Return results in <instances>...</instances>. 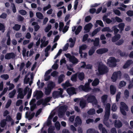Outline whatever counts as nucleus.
Here are the masks:
<instances>
[{
	"label": "nucleus",
	"instance_id": "obj_1",
	"mask_svg": "<svg viewBox=\"0 0 133 133\" xmlns=\"http://www.w3.org/2000/svg\"><path fill=\"white\" fill-rule=\"evenodd\" d=\"M28 92V98H29L31 96L32 90L31 89H30L28 86L26 87L24 90L23 92V89L21 88L18 89V94L17 98H19L21 99H22L23 98L24 96L26 95L27 91Z\"/></svg>",
	"mask_w": 133,
	"mask_h": 133
},
{
	"label": "nucleus",
	"instance_id": "obj_2",
	"mask_svg": "<svg viewBox=\"0 0 133 133\" xmlns=\"http://www.w3.org/2000/svg\"><path fill=\"white\" fill-rule=\"evenodd\" d=\"M84 98L88 103H92L93 105L95 107L97 105V101L94 96L91 94H88L84 96Z\"/></svg>",
	"mask_w": 133,
	"mask_h": 133
},
{
	"label": "nucleus",
	"instance_id": "obj_3",
	"mask_svg": "<svg viewBox=\"0 0 133 133\" xmlns=\"http://www.w3.org/2000/svg\"><path fill=\"white\" fill-rule=\"evenodd\" d=\"M110 105L109 103H107L105 107V112L103 122L108 127H109V125L106 122V121L108 119L110 115Z\"/></svg>",
	"mask_w": 133,
	"mask_h": 133
},
{
	"label": "nucleus",
	"instance_id": "obj_4",
	"mask_svg": "<svg viewBox=\"0 0 133 133\" xmlns=\"http://www.w3.org/2000/svg\"><path fill=\"white\" fill-rule=\"evenodd\" d=\"M98 70V72H96L97 75L104 74L108 71V69L102 62L99 63V64Z\"/></svg>",
	"mask_w": 133,
	"mask_h": 133
},
{
	"label": "nucleus",
	"instance_id": "obj_5",
	"mask_svg": "<svg viewBox=\"0 0 133 133\" xmlns=\"http://www.w3.org/2000/svg\"><path fill=\"white\" fill-rule=\"evenodd\" d=\"M88 81V83H86L84 86L82 85L80 86L79 87V89L86 92H88L91 89L89 85L90 83L92 81V80L89 79Z\"/></svg>",
	"mask_w": 133,
	"mask_h": 133
},
{
	"label": "nucleus",
	"instance_id": "obj_6",
	"mask_svg": "<svg viewBox=\"0 0 133 133\" xmlns=\"http://www.w3.org/2000/svg\"><path fill=\"white\" fill-rule=\"evenodd\" d=\"M119 108L120 111L122 114L124 115H126V113L125 111H128V110L127 105L124 102H121L120 103Z\"/></svg>",
	"mask_w": 133,
	"mask_h": 133
},
{
	"label": "nucleus",
	"instance_id": "obj_7",
	"mask_svg": "<svg viewBox=\"0 0 133 133\" xmlns=\"http://www.w3.org/2000/svg\"><path fill=\"white\" fill-rule=\"evenodd\" d=\"M68 109V107L66 105L61 106L59 108L58 112V115L60 118L63 117L64 115L65 111Z\"/></svg>",
	"mask_w": 133,
	"mask_h": 133
},
{
	"label": "nucleus",
	"instance_id": "obj_8",
	"mask_svg": "<svg viewBox=\"0 0 133 133\" xmlns=\"http://www.w3.org/2000/svg\"><path fill=\"white\" fill-rule=\"evenodd\" d=\"M117 62L115 58L110 57L108 59L107 64L110 67H115L116 65Z\"/></svg>",
	"mask_w": 133,
	"mask_h": 133
},
{
	"label": "nucleus",
	"instance_id": "obj_9",
	"mask_svg": "<svg viewBox=\"0 0 133 133\" xmlns=\"http://www.w3.org/2000/svg\"><path fill=\"white\" fill-rule=\"evenodd\" d=\"M121 76V73L119 71L114 72L112 76L111 79L113 82H115L117 79H120Z\"/></svg>",
	"mask_w": 133,
	"mask_h": 133
},
{
	"label": "nucleus",
	"instance_id": "obj_10",
	"mask_svg": "<svg viewBox=\"0 0 133 133\" xmlns=\"http://www.w3.org/2000/svg\"><path fill=\"white\" fill-rule=\"evenodd\" d=\"M55 85L54 83L52 81H50L48 84L47 88L45 89V93L46 95L49 94L51 90L55 86Z\"/></svg>",
	"mask_w": 133,
	"mask_h": 133
},
{
	"label": "nucleus",
	"instance_id": "obj_11",
	"mask_svg": "<svg viewBox=\"0 0 133 133\" xmlns=\"http://www.w3.org/2000/svg\"><path fill=\"white\" fill-rule=\"evenodd\" d=\"M65 56L67 58H69L70 61L73 64H76L78 62V59L74 56H72L69 54H65Z\"/></svg>",
	"mask_w": 133,
	"mask_h": 133
},
{
	"label": "nucleus",
	"instance_id": "obj_12",
	"mask_svg": "<svg viewBox=\"0 0 133 133\" xmlns=\"http://www.w3.org/2000/svg\"><path fill=\"white\" fill-rule=\"evenodd\" d=\"M59 91H55L53 93V97L54 98H57L59 97H62V94L63 92V90L60 88L59 89Z\"/></svg>",
	"mask_w": 133,
	"mask_h": 133
},
{
	"label": "nucleus",
	"instance_id": "obj_13",
	"mask_svg": "<svg viewBox=\"0 0 133 133\" xmlns=\"http://www.w3.org/2000/svg\"><path fill=\"white\" fill-rule=\"evenodd\" d=\"M75 122L74 123V125L77 127L78 125H81L82 123V120L80 117L77 116L75 119Z\"/></svg>",
	"mask_w": 133,
	"mask_h": 133
},
{
	"label": "nucleus",
	"instance_id": "obj_14",
	"mask_svg": "<svg viewBox=\"0 0 133 133\" xmlns=\"http://www.w3.org/2000/svg\"><path fill=\"white\" fill-rule=\"evenodd\" d=\"M16 56V54L13 52H11L6 54L5 55V58L7 59H13L15 58Z\"/></svg>",
	"mask_w": 133,
	"mask_h": 133
},
{
	"label": "nucleus",
	"instance_id": "obj_15",
	"mask_svg": "<svg viewBox=\"0 0 133 133\" xmlns=\"http://www.w3.org/2000/svg\"><path fill=\"white\" fill-rule=\"evenodd\" d=\"M55 114V112L54 111H52L48 118L47 122L45 124H46V125L48 126H49L50 125L51 123V119L54 116Z\"/></svg>",
	"mask_w": 133,
	"mask_h": 133
},
{
	"label": "nucleus",
	"instance_id": "obj_16",
	"mask_svg": "<svg viewBox=\"0 0 133 133\" xmlns=\"http://www.w3.org/2000/svg\"><path fill=\"white\" fill-rule=\"evenodd\" d=\"M66 91L68 94L70 95H72L74 94H76V90L75 89L72 87L68 88L66 90Z\"/></svg>",
	"mask_w": 133,
	"mask_h": 133
},
{
	"label": "nucleus",
	"instance_id": "obj_17",
	"mask_svg": "<svg viewBox=\"0 0 133 133\" xmlns=\"http://www.w3.org/2000/svg\"><path fill=\"white\" fill-rule=\"evenodd\" d=\"M33 96L37 99H39L41 97L42 91H36L34 93Z\"/></svg>",
	"mask_w": 133,
	"mask_h": 133
},
{
	"label": "nucleus",
	"instance_id": "obj_18",
	"mask_svg": "<svg viewBox=\"0 0 133 133\" xmlns=\"http://www.w3.org/2000/svg\"><path fill=\"white\" fill-rule=\"evenodd\" d=\"M93 26V25L91 23H89L86 25L84 28L85 32H89Z\"/></svg>",
	"mask_w": 133,
	"mask_h": 133
},
{
	"label": "nucleus",
	"instance_id": "obj_19",
	"mask_svg": "<svg viewBox=\"0 0 133 133\" xmlns=\"http://www.w3.org/2000/svg\"><path fill=\"white\" fill-rule=\"evenodd\" d=\"M108 51L107 49L104 48L99 49L97 50L96 51V52L98 54H101L107 52Z\"/></svg>",
	"mask_w": 133,
	"mask_h": 133
},
{
	"label": "nucleus",
	"instance_id": "obj_20",
	"mask_svg": "<svg viewBox=\"0 0 133 133\" xmlns=\"http://www.w3.org/2000/svg\"><path fill=\"white\" fill-rule=\"evenodd\" d=\"M80 106L82 108H84L86 106V103L85 101L83 98H81L79 103Z\"/></svg>",
	"mask_w": 133,
	"mask_h": 133
},
{
	"label": "nucleus",
	"instance_id": "obj_21",
	"mask_svg": "<svg viewBox=\"0 0 133 133\" xmlns=\"http://www.w3.org/2000/svg\"><path fill=\"white\" fill-rule=\"evenodd\" d=\"M35 114L34 112L30 114H29L28 112H26L25 114V117L26 118H28L29 120H30L33 117Z\"/></svg>",
	"mask_w": 133,
	"mask_h": 133
},
{
	"label": "nucleus",
	"instance_id": "obj_22",
	"mask_svg": "<svg viewBox=\"0 0 133 133\" xmlns=\"http://www.w3.org/2000/svg\"><path fill=\"white\" fill-rule=\"evenodd\" d=\"M133 64V62L131 60H128L123 66L124 68H126L128 67L131 64Z\"/></svg>",
	"mask_w": 133,
	"mask_h": 133
},
{
	"label": "nucleus",
	"instance_id": "obj_23",
	"mask_svg": "<svg viewBox=\"0 0 133 133\" xmlns=\"http://www.w3.org/2000/svg\"><path fill=\"white\" fill-rule=\"evenodd\" d=\"M110 93L112 95H114L116 92V89L115 87L113 85H111L110 87Z\"/></svg>",
	"mask_w": 133,
	"mask_h": 133
},
{
	"label": "nucleus",
	"instance_id": "obj_24",
	"mask_svg": "<svg viewBox=\"0 0 133 133\" xmlns=\"http://www.w3.org/2000/svg\"><path fill=\"white\" fill-rule=\"evenodd\" d=\"M75 40V38H74V39H73L71 38H70L69 39V41L70 43L69 46L70 47L72 48L74 46Z\"/></svg>",
	"mask_w": 133,
	"mask_h": 133
},
{
	"label": "nucleus",
	"instance_id": "obj_25",
	"mask_svg": "<svg viewBox=\"0 0 133 133\" xmlns=\"http://www.w3.org/2000/svg\"><path fill=\"white\" fill-rule=\"evenodd\" d=\"M48 43V40H46V37H43L42 39V47H45L46 46Z\"/></svg>",
	"mask_w": 133,
	"mask_h": 133
},
{
	"label": "nucleus",
	"instance_id": "obj_26",
	"mask_svg": "<svg viewBox=\"0 0 133 133\" xmlns=\"http://www.w3.org/2000/svg\"><path fill=\"white\" fill-rule=\"evenodd\" d=\"M78 78L79 79L81 80H82L84 78V74L83 72H80L77 74Z\"/></svg>",
	"mask_w": 133,
	"mask_h": 133
},
{
	"label": "nucleus",
	"instance_id": "obj_27",
	"mask_svg": "<svg viewBox=\"0 0 133 133\" xmlns=\"http://www.w3.org/2000/svg\"><path fill=\"white\" fill-rule=\"evenodd\" d=\"M103 19L104 21L105 22L108 24H109L112 22V21L110 19L107 18V16L106 15L103 16Z\"/></svg>",
	"mask_w": 133,
	"mask_h": 133
},
{
	"label": "nucleus",
	"instance_id": "obj_28",
	"mask_svg": "<svg viewBox=\"0 0 133 133\" xmlns=\"http://www.w3.org/2000/svg\"><path fill=\"white\" fill-rule=\"evenodd\" d=\"M121 37V36L119 34H118L113 37L112 39V41L113 42H115L118 40Z\"/></svg>",
	"mask_w": 133,
	"mask_h": 133
},
{
	"label": "nucleus",
	"instance_id": "obj_29",
	"mask_svg": "<svg viewBox=\"0 0 133 133\" xmlns=\"http://www.w3.org/2000/svg\"><path fill=\"white\" fill-rule=\"evenodd\" d=\"M51 98L50 97H48L46 98L44 100H42V105L45 106L47 105L46 103L50 101Z\"/></svg>",
	"mask_w": 133,
	"mask_h": 133
},
{
	"label": "nucleus",
	"instance_id": "obj_30",
	"mask_svg": "<svg viewBox=\"0 0 133 133\" xmlns=\"http://www.w3.org/2000/svg\"><path fill=\"white\" fill-rule=\"evenodd\" d=\"M115 126L117 128H119L122 126V123L119 121H116L115 123Z\"/></svg>",
	"mask_w": 133,
	"mask_h": 133
},
{
	"label": "nucleus",
	"instance_id": "obj_31",
	"mask_svg": "<svg viewBox=\"0 0 133 133\" xmlns=\"http://www.w3.org/2000/svg\"><path fill=\"white\" fill-rule=\"evenodd\" d=\"M65 78V76L64 75L62 74L61 75L58 77V82L59 83H60L63 82Z\"/></svg>",
	"mask_w": 133,
	"mask_h": 133
},
{
	"label": "nucleus",
	"instance_id": "obj_32",
	"mask_svg": "<svg viewBox=\"0 0 133 133\" xmlns=\"http://www.w3.org/2000/svg\"><path fill=\"white\" fill-rule=\"evenodd\" d=\"M124 98H125L128 99L129 96V93L128 90L126 89L125 90L124 93Z\"/></svg>",
	"mask_w": 133,
	"mask_h": 133
},
{
	"label": "nucleus",
	"instance_id": "obj_33",
	"mask_svg": "<svg viewBox=\"0 0 133 133\" xmlns=\"http://www.w3.org/2000/svg\"><path fill=\"white\" fill-rule=\"evenodd\" d=\"M87 48V46L85 45H83L79 47V53L81 54L82 52V51L86 49Z\"/></svg>",
	"mask_w": 133,
	"mask_h": 133
},
{
	"label": "nucleus",
	"instance_id": "obj_34",
	"mask_svg": "<svg viewBox=\"0 0 133 133\" xmlns=\"http://www.w3.org/2000/svg\"><path fill=\"white\" fill-rule=\"evenodd\" d=\"M99 39L98 38H96L95 40H94L93 42H94V44L95 46H98L99 44Z\"/></svg>",
	"mask_w": 133,
	"mask_h": 133
},
{
	"label": "nucleus",
	"instance_id": "obj_35",
	"mask_svg": "<svg viewBox=\"0 0 133 133\" xmlns=\"http://www.w3.org/2000/svg\"><path fill=\"white\" fill-rule=\"evenodd\" d=\"M126 84V82L123 81H122L119 82L118 87L119 88H121L124 87Z\"/></svg>",
	"mask_w": 133,
	"mask_h": 133
},
{
	"label": "nucleus",
	"instance_id": "obj_36",
	"mask_svg": "<svg viewBox=\"0 0 133 133\" xmlns=\"http://www.w3.org/2000/svg\"><path fill=\"white\" fill-rule=\"evenodd\" d=\"M16 92V91L15 89H14L13 91L11 92L9 94V96L10 98H12L14 96Z\"/></svg>",
	"mask_w": 133,
	"mask_h": 133
},
{
	"label": "nucleus",
	"instance_id": "obj_37",
	"mask_svg": "<svg viewBox=\"0 0 133 133\" xmlns=\"http://www.w3.org/2000/svg\"><path fill=\"white\" fill-rule=\"evenodd\" d=\"M125 26V24L124 23H121L119 24L118 25V28L121 31L123 30Z\"/></svg>",
	"mask_w": 133,
	"mask_h": 133
},
{
	"label": "nucleus",
	"instance_id": "obj_38",
	"mask_svg": "<svg viewBox=\"0 0 133 133\" xmlns=\"http://www.w3.org/2000/svg\"><path fill=\"white\" fill-rule=\"evenodd\" d=\"M41 35L39 34L38 35L37 37H35V39L37 40L38 39V40L37 41L36 43V45L37 46H38L40 43V39Z\"/></svg>",
	"mask_w": 133,
	"mask_h": 133
},
{
	"label": "nucleus",
	"instance_id": "obj_39",
	"mask_svg": "<svg viewBox=\"0 0 133 133\" xmlns=\"http://www.w3.org/2000/svg\"><path fill=\"white\" fill-rule=\"evenodd\" d=\"M95 113V110L94 109H91L88 111V113L89 115H93Z\"/></svg>",
	"mask_w": 133,
	"mask_h": 133
},
{
	"label": "nucleus",
	"instance_id": "obj_40",
	"mask_svg": "<svg viewBox=\"0 0 133 133\" xmlns=\"http://www.w3.org/2000/svg\"><path fill=\"white\" fill-rule=\"evenodd\" d=\"M54 130V127L52 126H50L49 128L48 131V133H55Z\"/></svg>",
	"mask_w": 133,
	"mask_h": 133
},
{
	"label": "nucleus",
	"instance_id": "obj_41",
	"mask_svg": "<svg viewBox=\"0 0 133 133\" xmlns=\"http://www.w3.org/2000/svg\"><path fill=\"white\" fill-rule=\"evenodd\" d=\"M6 124V120L5 119H3L2 120L0 123L1 126L2 128H4Z\"/></svg>",
	"mask_w": 133,
	"mask_h": 133
},
{
	"label": "nucleus",
	"instance_id": "obj_42",
	"mask_svg": "<svg viewBox=\"0 0 133 133\" xmlns=\"http://www.w3.org/2000/svg\"><path fill=\"white\" fill-rule=\"evenodd\" d=\"M71 85L68 81H67L65 83L62 84V86L64 88H66L68 87L71 86Z\"/></svg>",
	"mask_w": 133,
	"mask_h": 133
},
{
	"label": "nucleus",
	"instance_id": "obj_43",
	"mask_svg": "<svg viewBox=\"0 0 133 133\" xmlns=\"http://www.w3.org/2000/svg\"><path fill=\"white\" fill-rule=\"evenodd\" d=\"M51 46L49 45L46 48L45 50V56L46 57H47L48 56L49 54L48 51L49 50Z\"/></svg>",
	"mask_w": 133,
	"mask_h": 133
},
{
	"label": "nucleus",
	"instance_id": "obj_44",
	"mask_svg": "<svg viewBox=\"0 0 133 133\" xmlns=\"http://www.w3.org/2000/svg\"><path fill=\"white\" fill-rule=\"evenodd\" d=\"M99 83V81L97 79H96L92 83L93 86H95L97 85Z\"/></svg>",
	"mask_w": 133,
	"mask_h": 133
},
{
	"label": "nucleus",
	"instance_id": "obj_45",
	"mask_svg": "<svg viewBox=\"0 0 133 133\" xmlns=\"http://www.w3.org/2000/svg\"><path fill=\"white\" fill-rule=\"evenodd\" d=\"M77 76V74L72 75L71 78V80L73 82H76V81Z\"/></svg>",
	"mask_w": 133,
	"mask_h": 133
},
{
	"label": "nucleus",
	"instance_id": "obj_46",
	"mask_svg": "<svg viewBox=\"0 0 133 133\" xmlns=\"http://www.w3.org/2000/svg\"><path fill=\"white\" fill-rule=\"evenodd\" d=\"M100 30V28H98L92 32L91 35L92 37L94 36Z\"/></svg>",
	"mask_w": 133,
	"mask_h": 133
},
{
	"label": "nucleus",
	"instance_id": "obj_47",
	"mask_svg": "<svg viewBox=\"0 0 133 133\" xmlns=\"http://www.w3.org/2000/svg\"><path fill=\"white\" fill-rule=\"evenodd\" d=\"M108 97L107 95H104L101 97V101L103 103H104L106 101Z\"/></svg>",
	"mask_w": 133,
	"mask_h": 133
},
{
	"label": "nucleus",
	"instance_id": "obj_48",
	"mask_svg": "<svg viewBox=\"0 0 133 133\" xmlns=\"http://www.w3.org/2000/svg\"><path fill=\"white\" fill-rule=\"evenodd\" d=\"M82 29V26H79L77 27L76 30L75 31V34L76 35L78 34L80 32Z\"/></svg>",
	"mask_w": 133,
	"mask_h": 133
},
{
	"label": "nucleus",
	"instance_id": "obj_49",
	"mask_svg": "<svg viewBox=\"0 0 133 133\" xmlns=\"http://www.w3.org/2000/svg\"><path fill=\"white\" fill-rule=\"evenodd\" d=\"M9 33V32L8 31L7 34V37H8V38L7 41V44L8 45H10V43L11 40L10 37Z\"/></svg>",
	"mask_w": 133,
	"mask_h": 133
},
{
	"label": "nucleus",
	"instance_id": "obj_50",
	"mask_svg": "<svg viewBox=\"0 0 133 133\" xmlns=\"http://www.w3.org/2000/svg\"><path fill=\"white\" fill-rule=\"evenodd\" d=\"M51 27L52 26L51 25L48 24L45 29V31L46 32H48L49 30L51 29Z\"/></svg>",
	"mask_w": 133,
	"mask_h": 133
},
{
	"label": "nucleus",
	"instance_id": "obj_51",
	"mask_svg": "<svg viewBox=\"0 0 133 133\" xmlns=\"http://www.w3.org/2000/svg\"><path fill=\"white\" fill-rule=\"evenodd\" d=\"M21 27V26L20 25L16 24H15V26L13 27V28L14 30L16 31H18L20 28Z\"/></svg>",
	"mask_w": 133,
	"mask_h": 133
},
{
	"label": "nucleus",
	"instance_id": "obj_52",
	"mask_svg": "<svg viewBox=\"0 0 133 133\" xmlns=\"http://www.w3.org/2000/svg\"><path fill=\"white\" fill-rule=\"evenodd\" d=\"M55 126L57 130H59L60 129V125L59 122H57L55 124Z\"/></svg>",
	"mask_w": 133,
	"mask_h": 133
},
{
	"label": "nucleus",
	"instance_id": "obj_53",
	"mask_svg": "<svg viewBox=\"0 0 133 133\" xmlns=\"http://www.w3.org/2000/svg\"><path fill=\"white\" fill-rule=\"evenodd\" d=\"M5 26L4 24L0 23V30L2 31L3 32H4Z\"/></svg>",
	"mask_w": 133,
	"mask_h": 133
},
{
	"label": "nucleus",
	"instance_id": "obj_54",
	"mask_svg": "<svg viewBox=\"0 0 133 133\" xmlns=\"http://www.w3.org/2000/svg\"><path fill=\"white\" fill-rule=\"evenodd\" d=\"M118 53L122 56H127V55L126 54L125 52H122L120 50H118Z\"/></svg>",
	"mask_w": 133,
	"mask_h": 133
},
{
	"label": "nucleus",
	"instance_id": "obj_55",
	"mask_svg": "<svg viewBox=\"0 0 133 133\" xmlns=\"http://www.w3.org/2000/svg\"><path fill=\"white\" fill-rule=\"evenodd\" d=\"M121 6H122L123 7H124V8H123L122 7H120L118 8V9L120 10H121L123 11H125V8H126L127 7V6L124 4H121Z\"/></svg>",
	"mask_w": 133,
	"mask_h": 133
},
{
	"label": "nucleus",
	"instance_id": "obj_56",
	"mask_svg": "<svg viewBox=\"0 0 133 133\" xmlns=\"http://www.w3.org/2000/svg\"><path fill=\"white\" fill-rule=\"evenodd\" d=\"M96 49L94 48H92L89 50V55H91L94 52Z\"/></svg>",
	"mask_w": 133,
	"mask_h": 133
},
{
	"label": "nucleus",
	"instance_id": "obj_57",
	"mask_svg": "<svg viewBox=\"0 0 133 133\" xmlns=\"http://www.w3.org/2000/svg\"><path fill=\"white\" fill-rule=\"evenodd\" d=\"M1 77L3 79L6 80L9 78V76L7 74H4L1 75Z\"/></svg>",
	"mask_w": 133,
	"mask_h": 133
},
{
	"label": "nucleus",
	"instance_id": "obj_58",
	"mask_svg": "<svg viewBox=\"0 0 133 133\" xmlns=\"http://www.w3.org/2000/svg\"><path fill=\"white\" fill-rule=\"evenodd\" d=\"M27 77L28 76L27 75L25 76L24 81V83L26 84L28 83L30 80V78H28Z\"/></svg>",
	"mask_w": 133,
	"mask_h": 133
},
{
	"label": "nucleus",
	"instance_id": "obj_59",
	"mask_svg": "<svg viewBox=\"0 0 133 133\" xmlns=\"http://www.w3.org/2000/svg\"><path fill=\"white\" fill-rule=\"evenodd\" d=\"M102 31H107L108 32H111L112 31L108 27H106L104 28L102 30Z\"/></svg>",
	"mask_w": 133,
	"mask_h": 133
},
{
	"label": "nucleus",
	"instance_id": "obj_60",
	"mask_svg": "<svg viewBox=\"0 0 133 133\" xmlns=\"http://www.w3.org/2000/svg\"><path fill=\"white\" fill-rule=\"evenodd\" d=\"M96 132L95 130L93 129H89L87 131V133H95Z\"/></svg>",
	"mask_w": 133,
	"mask_h": 133
},
{
	"label": "nucleus",
	"instance_id": "obj_61",
	"mask_svg": "<svg viewBox=\"0 0 133 133\" xmlns=\"http://www.w3.org/2000/svg\"><path fill=\"white\" fill-rule=\"evenodd\" d=\"M117 109V107L115 104H114L111 107V110L113 111H116Z\"/></svg>",
	"mask_w": 133,
	"mask_h": 133
},
{
	"label": "nucleus",
	"instance_id": "obj_62",
	"mask_svg": "<svg viewBox=\"0 0 133 133\" xmlns=\"http://www.w3.org/2000/svg\"><path fill=\"white\" fill-rule=\"evenodd\" d=\"M96 23L99 25L103 27L104 26V25L103 24V23L100 20H98L96 21Z\"/></svg>",
	"mask_w": 133,
	"mask_h": 133
},
{
	"label": "nucleus",
	"instance_id": "obj_63",
	"mask_svg": "<svg viewBox=\"0 0 133 133\" xmlns=\"http://www.w3.org/2000/svg\"><path fill=\"white\" fill-rule=\"evenodd\" d=\"M80 67L81 68H83L85 69L86 64L85 62H83L80 63Z\"/></svg>",
	"mask_w": 133,
	"mask_h": 133
},
{
	"label": "nucleus",
	"instance_id": "obj_64",
	"mask_svg": "<svg viewBox=\"0 0 133 133\" xmlns=\"http://www.w3.org/2000/svg\"><path fill=\"white\" fill-rule=\"evenodd\" d=\"M121 94V93L120 92H119L117 94L116 97V99L117 101L118 102V101L119 99L120 98Z\"/></svg>",
	"mask_w": 133,
	"mask_h": 133
}]
</instances>
